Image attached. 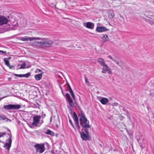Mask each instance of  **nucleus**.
Instances as JSON below:
<instances>
[{
  "mask_svg": "<svg viewBox=\"0 0 154 154\" xmlns=\"http://www.w3.org/2000/svg\"><path fill=\"white\" fill-rule=\"evenodd\" d=\"M108 57L110 59L112 60L114 62L120 67L122 66V61L120 60V62H119L116 59V57L113 58L111 56L109 55Z\"/></svg>",
  "mask_w": 154,
  "mask_h": 154,
  "instance_id": "11",
  "label": "nucleus"
},
{
  "mask_svg": "<svg viewBox=\"0 0 154 154\" xmlns=\"http://www.w3.org/2000/svg\"><path fill=\"white\" fill-rule=\"evenodd\" d=\"M40 38L41 39L40 40H42V47L49 48L52 46L53 42L52 40L47 38Z\"/></svg>",
  "mask_w": 154,
  "mask_h": 154,
  "instance_id": "2",
  "label": "nucleus"
},
{
  "mask_svg": "<svg viewBox=\"0 0 154 154\" xmlns=\"http://www.w3.org/2000/svg\"><path fill=\"white\" fill-rule=\"evenodd\" d=\"M6 134V133L5 132L0 133V137H3Z\"/></svg>",
  "mask_w": 154,
  "mask_h": 154,
  "instance_id": "31",
  "label": "nucleus"
},
{
  "mask_svg": "<svg viewBox=\"0 0 154 154\" xmlns=\"http://www.w3.org/2000/svg\"><path fill=\"white\" fill-rule=\"evenodd\" d=\"M48 153L45 152L44 154H47Z\"/></svg>",
  "mask_w": 154,
  "mask_h": 154,
  "instance_id": "49",
  "label": "nucleus"
},
{
  "mask_svg": "<svg viewBox=\"0 0 154 154\" xmlns=\"http://www.w3.org/2000/svg\"><path fill=\"white\" fill-rule=\"evenodd\" d=\"M153 3V4H154V2Z\"/></svg>",
  "mask_w": 154,
  "mask_h": 154,
  "instance_id": "50",
  "label": "nucleus"
},
{
  "mask_svg": "<svg viewBox=\"0 0 154 154\" xmlns=\"http://www.w3.org/2000/svg\"><path fill=\"white\" fill-rule=\"evenodd\" d=\"M53 154H54V153H53Z\"/></svg>",
  "mask_w": 154,
  "mask_h": 154,
  "instance_id": "51",
  "label": "nucleus"
},
{
  "mask_svg": "<svg viewBox=\"0 0 154 154\" xmlns=\"http://www.w3.org/2000/svg\"><path fill=\"white\" fill-rule=\"evenodd\" d=\"M79 116L80 124L82 129H88L89 128H90L91 126L89 125V121L87 120L85 114L81 113Z\"/></svg>",
  "mask_w": 154,
  "mask_h": 154,
  "instance_id": "1",
  "label": "nucleus"
},
{
  "mask_svg": "<svg viewBox=\"0 0 154 154\" xmlns=\"http://www.w3.org/2000/svg\"><path fill=\"white\" fill-rule=\"evenodd\" d=\"M56 4L57 3L56 2H49V5L52 7H55Z\"/></svg>",
  "mask_w": 154,
  "mask_h": 154,
  "instance_id": "27",
  "label": "nucleus"
},
{
  "mask_svg": "<svg viewBox=\"0 0 154 154\" xmlns=\"http://www.w3.org/2000/svg\"><path fill=\"white\" fill-rule=\"evenodd\" d=\"M8 130L10 132V134H9V133H8V135H9V136H10V134H11V131H10V130L9 129H8Z\"/></svg>",
  "mask_w": 154,
  "mask_h": 154,
  "instance_id": "42",
  "label": "nucleus"
},
{
  "mask_svg": "<svg viewBox=\"0 0 154 154\" xmlns=\"http://www.w3.org/2000/svg\"><path fill=\"white\" fill-rule=\"evenodd\" d=\"M96 30L98 32H101L108 31L109 30V29L104 26H97Z\"/></svg>",
  "mask_w": 154,
  "mask_h": 154,
  "instance_id": "12",
  "label": "nucleus"
},
{
  "mask_svg": "<svg viewBox=\"0 0 154 154\" xmlns=\"http://www.w3.org/2000/svg\"><path fill=\"white\" fill-rule=\"evenodd\" d=\"M108 15L110 19L113 18L114 16V14L113 12H110L109 13Z\"/></svg>",
  "mask_w": 154,
  "mask_h": 154,
  "instance_id": "25",
  "label": "nucleus"
},
{
  "mask_svg": "<svg viewBox=\"0 0 154 154\" xmlns=\"http://www.w3.org/2000/svg\"><path fill=\"white\" fill-rule=\"evenodd\" d=\"M8 59V60H9L11 58V57H9L8 58H7Z\"/></svg>",
  "mask_w": 154,
  "mask_h": 154,
  "instance_id": "43",
  "label": "nucleus"
},
{
  "mask_svg": "<svg viewBox=\"0 0 154 154\" xmlns=\"http://www.w3.org/2000/svg\"><path fill=\"white\" fill-rule=\"evenodd\" d=\"M68 91H69V93L73 91L70 85L68 86Z\"/></svg>",
  "mask_w": 154,
  "mask_h": 154,
  "instance_id": "32",
  "label": "nucleus"
},
{
  "mask_svg": "<svg viewBox=\"0 0 154 154\" xmlns=\"http://www.w3.org/2000/svg\"><path fill=\"white\" fill-rule=\"evenodd\" d=\"M36 152H39V153H43L45 150V147L44 144L42 143H37L34 146Z\"/></svg>",
  "mask_w": 154,
  "mask_h": 154,
  "instance_id": "4",
  "label": "nucleus"
},
{
  "mask_svg": "<svg viewBox=\"0 0 154 154\" xmlns=\"http://www.w3.org/2000/svg\"><path fill=\"white\" fill-rule=\"evenodd\" d=\"M12 135H10L9 138L6 140L7 142H6L4 146V147H5L8 150H9L11 147V143H12L11 140Z\"/></svg>",
  "mask_w": 154,
  "mask_h": 154,
  "instance_id": "8",
  "label": "nucleus"
},
{
  "mask_svg": "<svg viewBox=\"0 0 154 154\" xmlns=\"http://www.w3.org/2000/svg\"><path fill=\"white\" fill-rule=\"evenodd\" d=\"M85 82L86 84H87V83H89V82L88 81V79L86 77H85Z\"/></svg>",
  "mask_w": 154,
  "mask_h": 154,
  "instance_id": "36",
  "label": "nucleus"
},
{
  "mask_svg": "<svg viewBox=\"0 0 154 154\" xmlns=\"http://www.w3.org/2000/svg\"><path fill=\"white\" fill-rule=\"evenodd\" d=\"M45 133L46 134L50 135L52 136H53L54 134V133L49 129H48Z\"/></svg>",
  "mask_w": 154,
  "mask_h": 154,
  "instance_id": "23",
  "label": "nucleus"
},
{
  "mask_svg": "<svg viewBox=\"0 0 154 154\" xmlns=\"http://www.w3.org/2000/svg\"><path fill=\"white\" fill-rule=\"evenodd\" d=\"M26 64H23L21 65L20 67L19 68V69H24L25 68Z\"/></svg>",
  "mask_w": 154,
  "mask_h": 154,
  "instance_id": "29",
  "label": "nucleus"
},
{
  "mask_svg": "<svg viewBox=\"0 0 154 154\" xmlns=\"http://www.w3.org/2000/svg\"><path fill=\"white\" fill-rule=\"evenodd\" d=\"M69 122H70V125H72V127L74 128L75 130V129L74 126V125L73 124V123L72 122L70 119H69Z\"/></svg>",
  "mask_w": 154,
  "mask_h": 154,
  "instance_id": "30",
  "label": "nucleus"
},
{
  "mask_svg": "<svg viewBox=\"0 0 154 154\" xmlns=\"http://www.w3.org/2000/svg\"><path fill=\"white\" fill-rule=\"evenodd\" d=\"M4 97H3V98H0V101L3 98H4Z\"/></svg>",
  "mask_w": 154,
  "mask_h": 154,
  "instance_id": "48",
  "label": "nucleus"
},
{
  "mask_svg": "<svg viewBox=\"0 0 154 154\" xmlns=\"http://www.w3.org/2000/svg\"><path fill=\"white\" fill-rule=\"evenodd\" d=\"M97 61L101 64L102 66L105 65L106 63H105L104 60L101 58H99L98 59Z\"/></svg>",
  "mask_w": 154,
  "mask_h": 154,
  "instance_id": "19",
  "label": "nucleus"
},
{
  "mask_svg": "<svg viewBox=\"0 0 154 154\" xmlns=\"http://www.w3.org/2000/svg\"><path fill=\"white\" fill-rule=\"evenodd\" d=\"M43 74V72H42L41 73L35 75V79L37 81L40 80L42 77V74Z\"/></svg>",
  "mask_w": 154,
  "mask_h": 154,
  "instance_id": "18",
  "label": "nucleus"
},
{
  "mask_svg": "<svg viewBox=\"0 0 154 154\" xmlns=\"http://www.w3.org/2000/svg\"><path fill=\"white\" fill-rule=\"evenodd\" d=\"M86 133L85 134L84 132H80V134L82 140H91V137L89 135L88 129H84Z\"/></svg>",
  "mask_w": 154,
  "mask_h": 154,
  "instance_id": "3",
  "label": "nucleus"
},
{
  "mask_svg": "<svg viewBox=\"0 0 154 154\" xmlns=\"http://www.w3.org/2000/svg\"><path fill=\"white\" fill-rule=\"evenodd\" d=\"M65 95L66 97V99L68 101L69 105L72 107L74 106V104L72 98L68 93H66Z\"/></svg>",
  "mask_w": 154,
  "mask_h": 154,
  "instance_id": "10",
  "label": "nucleus"
},
{
  "mask_svg": "<svg viewBox=\"0 0 154 154\" xmlns=\"http://www.w3.org/2000/svg\"><path fill=\"white\" fill-rule=\"evenodd\" d=\"M43 122V120L41 121V122L39 123L40 124V125L41 124H42Z\"/></svg>",
  "mask_w": 154,
  "mask_h": 154,
  "instance_id": "41",
  "label": "nucleus"
},
{
  "mask_svg": "<svg viewBox=\"0 0 154 154\" xmlns=\"http://www.w3.org/2000/svg\"><path fill=\"white\" fill-rule=\"evenodd\" d=\"M67 87L68 88V86L70 85L69 83H67Z\"/></svg>",
  "mask_w": 154,
  "mask_h": 154,
  "instance_id": "46",
  "label": "nucleus"
},
{
  "mask_svg": "<svg viewBox=\"0 0 154 154\" xmlns=\"http://www.w3.org/2000/svg\"><path fill=\"white\" fill-rule=\"evenodd\" d=\"M69 93H70V94L71 95L73 99L75 100V96L73 93V91L70 92Z\"/></svg>",
  "mask_w": 154,
  "mask_h": 154,
  "instance_id": "28",
  "label": "nucleus"
},
{
  "mask_svg": "<svg viewBox=\"0 0 154 154\" xmlns=\"http://www.w3.org/2000/svg\"><path fill=\"white\" fill-rule=\"evenodd\" d=\"M14 75L20 77H22V74H14Z\"/></svg>",
  "mask_w": 154,
  "mask_h": 154,
  "instance_id": "35",
  "label": "nucleus"
},
{
  "mask_svg": "<svg viewBox=\"0 0 154 154\" xmlns=\"http://www.w3.org/2000/svg\"><path fill=\"white\" fill-rule=\"evenodd\" d=\"M148 17L152 20L151 21V23L154 25V15H148Z\"/></svg>",
  "mask_w": 154,
  "mask_h": 154,
  "instance_id": "21",
  "label": "nucleus"
},
{
  "mask_svg": "<svg viewBox=\"0 0 154 154\" xmlns=\"http://www.w3.org/2000/svg\"><path fill=\"white\" fill-rule=\"evenodd\" d=\"M103 66V71H102V72L103 73H105L107 71L108 69H109V67L106 64H105V65H103V66Z\"/></svg>",
  "mask_w": 154,
  "mask_h": 154,
  "instance_id": "20",
  "label": "nucleus"
},
{
  "mask_svg": "<svg viewBox=\"0 0 154 154\" xmlns=\"http://www.w3.org/2000/svg\"><path fill=\"white\" fill-rule=\"evenodd\" d=\"M4 61L7 66H10V64L7 58H5L4 59Z\"/></svg>",
  "mask_w": 154,
  "mask_h": 154,
  "instance_id": "24",
  "label": "nucleus"
},
{
  "mask_svg": "<svg viewBox=\"0 0 154 154\" xmlns=\"http://www.w3.org/2000/svg\"><path fill=\"white\" fill-rule=\"evenodd\" d=\"M62 93H63V95L64 96H65V94H64V92H63L62 91Z\"/></svg>",
  "mask_w": 154,
  "mask_h": 154,
  "instance_id": "45",
  "label": "nucleus"
},
{
  "mask_svg": "<svg viewBox=\"0 0 154 154\" xmlns=\"http://www.w3.org/2000/svg\"><path fill=\"white\" fill-rule=\"evenodd\" d=\"M107 71H108V74H112V71H111V69L109 67V69H108Z\"/></svg>",
  "mask_w": 154,
  "mask_h": 154,
  "instance_id": "33",
  "label": "nucleus"
},
{
  "mask_svg": "<svg viewBox=\"0 0 154 154\" xmlns=\"http://www.w3.org/2000/svg\"><path fill=\"white\" fill-rule=\"evenodd\" d=\"M41 71H42L40 69H36L35 72H41Z\"/></svg>",
  "mask_w": 154,
  "mask_h": 154,
  "instance_id": "39",
  "label": "nucleus"
},
{
  "mask_svg": "<svg viewBox=\"0 0 154 154\" xmlns=\"http://www.w3.org/2000/svg\"><path fill=\"white\" fill-rule=\"evenodd\" d=\"M3 107L5 109L8 110L11 109H17L20 108L21 106L19 104H9L4 106Z\"/></svg>",
  "mask_w": 154,
  "mask_h": 154,
  "instance_id": "5",
  "label": "nucleus"
},
{
  "mask_svg": "<svg viewBox=\"0 0 154 154\" xmlns=\"http://www.w3.org/2000/svg\"><path fill=\"white\" fill-rule=\"evenodd\" d=\"M8 21V20L7 18L4 16H0V25L6 24Z\"/></svg>",
  "mask_w": 154,
  "mask_h": 154,
  "instance_id": "13",
  "label": "nucleus"
},
{
  "mask_svg": "<svg viewBox=\"0 0 154 154\" xmlns=\"http://www.w3.org/2000/svg\"><path fill=\"white\" fill-rule=\"evenodd\" d=\"M31 73L28 72L25 74H22V77H26V78H28L30 75Z\"/></svg>",
  "mask_w": 154,
  "mask_h": 154,
  "instance_id": "26",
  "label": "nucleus"
},
{
  "mask_svg": "<svg viewBox=\"0 0 154 154\" xmlns=\"http://www.w3.org/2000/svg\"><path fill=\"white\" fill-rule=\"evenodd\" d=\"M72 117L73 118L78 129L79 131L80 129V127L79 124L78 118L75 112H73V114L72 115Z\"/></svg>",
  "mask_w": 154,
  "mask_h": 154,
  "instance_id": "7",
  "label": "nucleus"
},
{
  "mask_svg": "<svg viewBox=\"0 0 154 154\" xmlns=\"http://www.w3.org/2000/svg\"><path fill=\"white\" fill-rule=\"evenodd\" d=\"M118 105V103H114L112 104L113 106H117Z\"/></svg>",
  "mask_w": 154,
  "mask_h": 154,
  "instance_id": "37",
  "label": "nucleus"
},
{
  "mask_svg": "<svg viewBox=\"0 0 154 154\" xmlns=\"http://www.w3.org/2000/svg\"><path fill=\"white\" fill-rule=\"evenodd\" d=\"M41 39L39 37H28V36L21 37L20 40L23 41H31L33 40H39Z\"/></svg>",
  "mask_w": 154,
  "mask_h": 154,
  "instance_id": "9",
  "label": "nucleus"
},
{
  "mask_svg": "<svg viewBox=\"0 0 154 154\" xmlns=\"http://www.w3.org/2000/svg\"><path fill=\"white\" fill-rule=\"evenodd\" d=\"M0 53H2L3 54H6L7 53L6 51H3L0 50Z\"/></svg>",
  "mask_w": 154,
  "mask_h": 154,
  "instance_id": "38",
  "label": "nucleus"
},
{
  "mask_svg": "<svg viewBox=\"0 0 154 154\" xmlns=\"http://www.w3.org/2000/svg\"><path fill=\"white\" fill-rule=\"evenodd\" d=\"M45 116H46V115L45 114H43L42 115L41 117H42L43 118H44L45 117Z\"/></svg>",
  "mask_w": 154,
  "mask_h": 154,
  "instance_id": "40",
  "label": "nucleus"
},
{
  "mask_svg": "<svg viewBox=\"0 0 154 154\" xmlns=\"http://www.w3.org/2000/svg\"><path fill=\"white\" fill-rule=\"evenodd\" d=\"M41 117V116L36 115L34 116L33 118V122L32 125L35 127L38 126V124L40 122V119Z\"/></svg>",
  "mask_w": 154,
  "mask_h": 154,
  "instance_id": "6",
  "label": "nucleus"
},
{
  "mask_svg": "<svg viewBox=\"0 0 154 154\" xmlns=\"http://www.w3.org/2000/svg\"><path fill=\"white\" fill-rule=\"evenodd\" d=\"M9 68L10 69H15V68H14V66L13 65L11 66L10 65V66H8Z\"/></svg>",
  "mask_w": 154,
  "mask_h": 154,
  "instance_id": "34",
  "label": "nucleus"
},
{
  "mask_svg": "<svg viewBox=\"0 0 154 154\" xmlns=\"http://www.w3.org/2000/svg\"><path fill=\"white\" fill-rule=\"evenodd\" d=\"M84 26L87 28L93 29L94 27V24L91 22H88L84 24Z\"/></svg>",
  "mask_w": 154,
  "mask_h": 154,
  "instance_id": "14",
  "label": "nucleus"
},
{
  "mask_svg": "<svg viewBox=\"0 0 154 154\" xmlns=\"http://www.w3.org/2000/svg\"><path fill=\"white\" fill-rule=\"evenodd\" d=\"M140 147H141V149H143V147L142 146V145H140Z\"/></svg>",
  "mask_w": 154,
  "mask_h": 154,
  "instance_id": "44",
  "label": "nucleus"
},
{
  "mask_svg": "<svg viewBox=\"0 0 154 154\" xmlns=\"http://www.w3.org/2000/svg\"><path fill=\"white\" fill-rule=\"evenodd\" d=\"M100 101L102 104L105 105L109 102V100L108 99L106 98L102 97V99L100 100Z\"/></svg>",
  "mask_w": 154,
  "mask_h": 154,
  "instance_id": "16",
  "label": "nucleus"
},
{
  "mask_svg": "<svg viewBox=\"0 0 154 154\" xmlns=\"http://www.w3.org/2000/svg\"><path fill=\"white\" fill-rule=\"evenodd\" d=\"M0 120H5L6 121H7L8 120V119L5 115H0Z\"/></svg>",
  "mask_w": 154,
  "mask_h": 154,
  "instance_id": "22",
  "label": "nucleus"
},
{
  "mask_svg": "<svg viewBox=\"0 0 154 154\" xmlns=\"http://www.w3.org/2000/svg\"><path fill=\"white\" fill-rule=\"evenodd\" d=\"M100 38L102 40L103 42H105L109 41V38L107 35H104L103 36L101 37Z\"/></svg>",
  "mask_w": 154,
  "mask_h": 154,
  "instance_id": "17",
  "label": "nucleus"
},
{
  "mask_svg": "<svg viewBox=\"0 0 154 154\" xmlns=\"http://www.w3.org/2000/svg\"><path fill=\"white\" fill-rule=\"evenodd\" d=\"M99 146H100V147H102V144H99Z\"/></svg>",
  "mask_w": 154,
  "mask_h": 154,
  "instance_id": "47",
  "label": "nucleus"
},
{
  "mask_svg": "<svg viewBox=\"0 0 154 154\" xmlns=\"http://www.w3.org/2000/svg\"><path fill=\"white\" fill-rule=\"evenodd\" d=\"M32 45L35 47V46H42V42L41 41H35L32 43Z\"/></svg>",
  "mask_w": 154,
  "mask_h": 154,
  "instance_id": "15",
  "label": "nucleus"
}]
</instances>
